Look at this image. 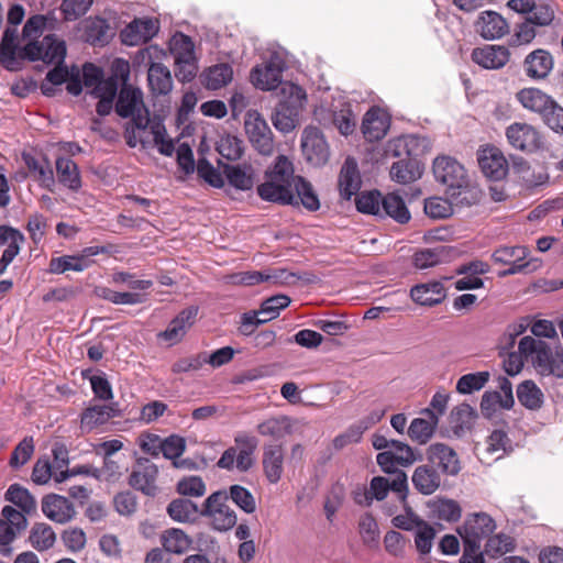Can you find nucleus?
Returning a JSON list of instances; mask_svg holds the SVG:
<instances>
[{
	"label": "nucleus",
	"mask_w": 563,
	"mask_h": 563,
	"mask_svg": "<svg viewBox=\"0 0 563 563\" xmlns=\"http://www.w3.org/2000/svg\"><path fill=\"white\" fill-rule=\"evenodd\" d=\"M388 129L389 118L385 111L379 108H372L365 113L362 132L367 141L374 142L383 139Z\"/></svg>",
	"instance_id": "25"
},
{
	"label": "nucleus",
	"mask_w": 563,
	"mask_h": 563,
	"mask_svg": "<svg viewBox=\"0 0 563 563\" xmlns=\"http://www.w3.org/2000/svg\"><path fill=\"white\" fill-rule=\"evenodd\" d=\"M25 162L34 178L42 186L51 188L55 184L53 169L46 159L40 161L34 157H26Z\"/></svg>",
	"instance_id": "55"
},
{
	"label": "nucleus",
	"mask_w": 563,
	"mask_h": 563,
	"mask_svg": "<svg viewBox=\"0 0 563 563\" xmlns=\"http://www.w3.org/2000/svg\"><path fill=\"white\" fill-rule=\"evenodd\" d=\"M301 148L307 162L313 166H322L329 159V145L321 131L316 126L305 128L301 135Z\"/></svg>",
	"instance_id": "12"
},
{
	"label": "nucleus",
	"mask_w": 563,
	"mask_h": 563,
	"mask_svg": "<svg viewBox=\"0 0 563 563\" xmlns=\"http://www.w3.org/2000/svg\"><path fill=\"white\" fill-rule=\"evenodd\" d=\"M254 453L255 451L230 446L222 453L217 466L227 471L236 468L240 472H247L254 465Z\"/></svg>",
	"instance_id": "29"
},
{
	"label": "nucleus",
	"mask_w": 563,
	"mask_h": 563,
	"mask_svg": "<svg viewBox=\"0 0 563 563\" xmlns=\"http://www.w3.org/2000/svg\"><path fill=\"white\" fill-rule=\"evenodd\" d=\"M23 56L30 60H42L46 64H56V67L47 73L46 79L53 85L66 82L70 73L62 67L66 56V45L54 35H46L42 41L27 43L23 48Z\"/></svg>",
	"instance_id": "3"
},
{
	"label": "nucleus",
	"mask_w": 563,
	"mask_h": 563,
	"mask_svg": "<svg viewBox=\"0 0 563 563\" xmlns=\"http://www.w3.org/2000/svg\"><path fill=\"white\" fill-rule=\"evenodd\" d=\"M517 397L519 402L531 410L541 408L543 404V393L533 380H525L517 387Z\"/></svg>",
	"instance_id": "42"
},
{
	"label": "nucleus",
	"mask_w": 563,
	"mask_h": 563,
	"mask_svg": "<svg viewBox=\"0 0 563 563\" xmlns=\"http://www.w3.org/2000/svg\"><path fill=\"white\" fill-rule=\"evenodd\" d=\"M295 195H296V203H298V199L302 203V206L310 210L316 211L320 208V202L317 194L314 192L311 184L307 181L301 176H297L296 186H295Z\"/></svg>",
	"instance_id": "53"
},
{
	"label": "nucleus",
	"mask_w": 563,
	"mask_h": 563,
	"mask_svg": "<svg viewBox=\"0 0 563 563\" xmlns=\"http://www.w3.org/2000/svg\"><path fill=\"white\" fill-rule=\"evenodd\" d=\"M230 498L246 514H252L256 509V503L249 489L241 485H232L230 487Z\"/></svg>",
	"instance_id": "63"
},
{
	"label": "nucleus",
	"mask_w": 563,
	"mask_h": 563,
	"mask_svg": "<svg viewBox=\"0 0 563 563\" xmlns=\"http://www.w3.org/2000/svg\"><path fill=\"white\" fill-rule=\"evenodd\" d=\"M197 506L188 499L173 500L167 508L172 519L179 522L190 521L197 514Z\"/></svg>",
	"instance_id": "57"
},
{
	"label": "nucleus",
	"mask_w": 563,
	"mask_h": 563,
	"mask_svg": "<svg viewBox=\"0 0 563 563\" xmlns=\"http://www.w3.org/2000/svg\"><path fill=\"white\" fill-rule=\"evenodd\" d=\"M477 161L482 173L490 180H501L508 173L507 159L495 146L481 148L477 153Z\"/></svg>",
	"instance_id": "15"
},
{
	"label": "nucleus",
	"mask_w": 563,
	"mask_h": 563,
	"mask_svg": "<svg viewBox=\"0 0 563 563\" xmlns=\"http://www.w3.org/2000/svg\"><path fill=\"white\" fill-rule=\"evenodd\" d=\"M427 459L448 476L457 475L462 468L457 453L444 443H432L429 445Z\"/></svg>",
	"instance_id": "16"
},
{
	"label": "nucleus",
	"mask_w": 563,
	"mask_h": 563,
	"mask_svg": "<svg viewBox=\"0 0 563 563\" xmlns=\"http://www.w3.org/2000/svg\"><path fill=\"white\" fill-rule=\"evenodd\" d=\"M108 252L109 250L106 246L96 245L85 247L76 255L54 257L49 262V272L52 274H64L68 271L84 272L95 263L93 256Z\"/></svg>",
	"instance_id": "11"
},
{
	"label": "nucleus",
	"mask_w": 563,
	"mask_h": 563,
	"mask_svg": "<svg viewBox=\"0 0 563 563\" xmlns=\"http://www.w3.org/2000/svg\"><path fill=\"white\" fill-rule=\"evenodd\" d=\"M170 52L175 63L196 60L195 45L188 35L175 34L170 40Z\"/></svg>",
	"instance_id": "46"
},
{
	"label": "nucleus",
	"mask_w": 563,
	"mask_h": 563,
	"mask_svg": "<svg viewBox=\"0 0 563 563\" xmlns=\"http://www.w3.org/2000/svg\"><path fill=\"white\" fill-rule=\"evenodd\" d=\"M415 531V545L417 551L422 555L429 554L437 534L435 529L430 523L423 521Z\"/></svg>",
	"instance_id": "58"
},
{
	"label": "nucleus",
	"mask_w": 563,
	"mask_h": 563,
	"mask_svg": "<svg viewBox=\"0 0 563 563\" xmlns=\"http://www.w3.org/2000/svg\"><path fill=\"white\" fill-rule=\"evenodd\" d=\"M382 216H388L399 223H407L410 220V212L404 199L396 192L383 198Z\"/></svg>",
	"instance_id": "38"
},
{
	"label": "nucleus",
	"mask_w": 563,
	"mask_h": 563,
	"mask_svg": "<svg viewBox=\"0 0 563 563\" xmlns=\"http://www.w3.org/2000/svg\"><path fill=\"white\" fill-rule=\"evenodd\" d=\"M205 514L210 517L214 530L228 531L236 523L235 512L225 504V497L220 493L210 495L205 501Z\"/></svg>",
	"instance_id": "13"
},
{
	"label": "nucleus",
	"mask_w": 563,
	"mask_h": 563,
	"mask_svg": "<svg viewBox=\"0 0 563 563\" xmlns=\"http://www.w3.org/2000/svg\"><path fill=\"white\" fill-rule=\"evenodd\" d=\"M421 169L415 159H400L390 167V177L399 184H409L421 177Z\"/></svg>",
	"instance_id": "40"
},
{
	"label": "nucleus",
	"mask_w": 563,
	"mask_h": 563,
	"mask_svg": "<svg viewBox=\"0 0 563 563\" xmlns=\"http://www.w3.org/2000/svg\"><path fill=\"white\" fill-rule=\"evenodd\" d=\"M150 90L155 96H165L173 89L172 74L164 64L152 63L147 70Z\"/></svg>",
	"instance_id": "31"
},
{
	"label": "nucleus",
	"mask_w": 563,
	"mask_h": 563,
	"mask_svg": "<svg viewBox=\"0 0 563 563\" xmlns=\"http://www.w3.org/2000/svg\"><path fill=\"white\" fill-rule=\"evenodd\" d=\"M519 103L527 110L542 114L552 104V98L538 88H523L516 95Z\"/></svg>",
	"instance_id": "33"
},
{
	"label": "nucleus",
	"mask_w": 563,
	"mask_h": 563,
	"mask_svg": "<svg viewBox=\"0 0 563 563\" xmlns=\"http://www.w3.org/2000/svg\"><path fill=\"white\" fill-rule=\"evenodd\" d=\"M34 453V441L32 437H25L13 450L9 465L12 468L23 466Z\"/></svg>",
	"instance_id": "60"
},
{
	"label": "nucleus",
	"mask_w": 563,
	"mask_h": 563,
	"mask_svg": "<svg viewBox=\"0 0 563 563\" xmlns=\"http://www.w3.org/2000/svg\"><path fill=\"white\" fill-rule=\"evenodd\" d=\"M245 132L254 148L262 155L269 156L274 152L273 133L257 110H249L244 119Z\"/></svg>",
	"instance_id": "9"
},
{
	"label": "nucleus",
	"mask_w": 563,
	"mask_h": 563,
	"mask_svg": "<svg viewBox=\"0 0 563 563\" xmlns=\"http://www.w3.org/2000/svg\"><path fill=\"white\" fill-rule=\"evenodd\" d=\"M509 144L519 151L534 152L541 147L542 140L539 131L531 124L515 122L506 129Z\"/></svg>",
	"instance_id": "14"
},
{
	"label": "nucleus",
	"mask_w": 563,
	"mask_h": 563,
	"mask_svg": "<svg viewBox=\"0 0 563 563\" xmlns=\"http://www.w3.org/2000/svg\"><path fill=\"white\" fill-rule=\"evenodd\" d=\"M543 122L554 132L563 134V108L552 100L547 111L541 114Z\"/></svg>",
	"instance_id": "64"
},
{
	"label": "nucleus",
	"mask_w": 563,
	"mask_h": 563,
	"mask_svg": "<svg viewBox=\"0 0 563 563\" xmlns=\"http://www.w3.org/2000/svg\"><path fill=\"white\" fill-rule=\"evenodd\" d=\"M229 184L240 190H249L254 185L255 173L251 165H224Z\"/></svg>",
	"instance_id": "36"
},
{
	"label": "nucleus",
	"mask_w": 563,
	"mask_h": 563,
	"mask_svg": "<svg viewBox=\"0 0 563 563\" xmlns=\"http://www.w3.org/2000/svg\"><path fill=\"white\" fill-rule=\"evenodd\" d=\"M476 32L485 40L501 38L509 32L508 22L496 11H483L476 22Z\"/></svg>",
	"instance_id": "20"
},
{
	"label": "nucleus",
	"mask_w": 563,
	"mask_h": 563,
	"mask_svg": "<svg viewBox=\"0 0 563 563\" xmlns=\"http://www.w3.org/2000/svg\"><path fill=\"white\" fill-rule=\"evenodd\" d=\"M233 77L229 64H218L209 67L202 75V82L208 89L217 90L228 85Z\"/></svg>",
	"instance_id": "39"
},
{
	"label": "nucleus",
	"mask_w": 563,
	"mask_h": 563,
	"mask_svg": "<svg viewBox=\"0 0 563 563\" xmlns=\"http://www.w3.org/2000/svg\"><path fill=\"white\" fill-rule=\"evenodd\" d=\"M515 550V540L505 532L490 534L485 542L484 552L489 558H498Z\"/></svg>",
	"instance_id": "45"
},
{
	"label": "nucleus",
	"mask_w": 563,
	"mask_h": 563,
	"mask_svg": "<svg viewBox=\"0 0 563 563\" xmlns=\"http://www.w3.org/2000/svg\"><path fill=\"white\" fill-rule=\"evenodd\" d=\"M358 531L363 543L368 548H377L379 542L378 525L373 516L366 514L358 522Z\"/></svg>",
	"instance_id": "56"
},
{
	"label": "nucleus",
	"mask_w": 563,
	"mask_h": 563,
	"mask_svg": "<svg viewBox=\"0 0 563 563\" xmlns=\"http://www.w3.org/2000/svg\"><path fill=\"white\" fill-rule=\"evenodd\" d=\"M112 417V408L106 405L93 406L81 415V429L91 431L98 426L104 424Z\"/></svg>",
	"instance_id": "48"
},
{
	"label": "nucleus",
	"mask_w": 563,
	"mask_h": 563,
	"mask_svg": "<svg viewBox=\"0 0 563 563\" xmlns=\"http://www.w3.org/2000/svg\"><path fill=\"white\" fill-rule=\"evenodd\" d=\"M93 0H63L60 3V11L66 21H75L85 15Z\"/></svg>",
	"instance_id": "62"
},
{
	"label": "nucleus",
	"mask_w": 563,
	"mask_h": 563,
	"mask_svg": "<svg viewBox=\"0 0 563 563\" xmlns=\"http://www.w3.org/2000/svg\"><path fill=\"white\" fill-rule=\"evenodd\" d=\"M411 299L421 306H434L442 302L446 296L440 282L419 284L410 290Z\"/></svg>",
	"instance_id": "32"
},
{
	"label": "nucleus",
	"mask_w": 563,
	"mask_h": 563,
	"mask_svg": "<svg viewBox=\"0 0 563 563\" xmlns=\"http://www.w3.org/2000/svg\"><path fill=\"white\" fill-rule=\"evenodd\" d=\"M56 173L59 183L69 189L77 190L81 183L77 164L68 157H59L56 161Z\"/></svg>",
	"instance_id": "41"
},
{
	"label": "nucleus",
	"mask_w": 563,
	"mask_h": 563,
	"mask_svg": "<svg viewBox=\"0 0 563 563\" xmlns=\"http://www.w3.org/2000/svg\"><path fill=\"white\" fill-rule=\"evenodd\" d=\"M362 186V179L357 163L354 158L347 157L339 175V190L342 198L350 200L356 195Z\"/></svg>",
	"instance_id": "27"
},
{
	"label": "nucleus",
	"mask_w": 563,
	"mask_h": 563,
	"mask_svg": "<svg viewBox=\"0 0 563 563\" xmlns=\"http://www.w3.org/2000/svg\"><path fill=\"white\" fill-rule=\"evenodd\" d=\"M475 418L474 409L467 405L462 404L455 407L450 415L451 428L455 435L461 437L472 428Z\"/></svg>",
	"instance_id": "44"
},
{
	"label": "nucleus",
	"mask_w": 563,
	"mask_h": 563,
	"mask_svg": "<svg viewBox=\"0 0 563 563\" xmlns=\"http://www.w3.org/2000/svg\"><path fill=\"white\" fill-rule=\"evenodd\" d=\"M510 57V53L503 45H485L472 52V59L486 69H499L504 67Z\"/></svg>",
	"instance_id": "24"
},
{
	"label": "nucleus",
	"mask_w": 563,
	"mask_h": 563,
	"mask_svg": "<svg viewBox=\"0 0 563 563\" xmlns=\"http://www.w3.org/2000/svg\"><path fill=\"white\" fill-rule=\"evenodd\" d=\"M157 466L148 460L137 461L132 470L129 484L147 496L156 494Z\"/></svg>",
	"instance_id": "18"
},
{
	"label": "nucleus",
	"mask_w": 563,
	"mask_h": 563,
	"mask_svg": "<svg viewBox=\"0 0 563 563\" xmlns=\"http://www.w3.org/2000/svg\"><path fill=\"white\" fill-rule=\"evenodd\" d=\"M29 540L35 550L46 551L54 545L56 534L51 526L41 522L32 527Z\"/></svg>",
	"instance_id": "47"
},
{
	"label": "nucleus",
	"mask_w": 563,
	"mask_h": 563,
	"mask_svg": "<svg viewBox=\"0 0 563 563\" xmlns=\"http://www.w3.org/2000/svg\"><path fill=\"white\" fill-rule=\"evenodd\" d=\"M389 490L398 494L401 500H405L408 493V479L405 472L396 473V476L389 481L386 477H373L369 485V494L372 498L383 500Z\"/></svg>",
	"instance_id": "22"
},
{
	"label": "nucleus",
	"mask_w": 563,
	"mask_h": 563,
	"mask_svg": "<svg viewBox=\"0 0 563 563\" xmlns=\"http://www.w3.org/2000/svg\"><path fill=\"white\" fill-rule=\"evenodd\" d=\"M217 151L228 161H236L243 154V142L236 135L223 134L217 141Z\"/></svg>",
	"instance_id": "54"
},
{
	"label": "nucleus",
	"mask_w": 563,
	"mask_h": 563,
	"mask_svg": "<svg viewBox=\"0 0 563 563\" xmlns=\"http://www.w3.org/2000/svg\"><path fill=\"white\" fill-rule=\"evenodd\" d=\"M382 200L383 198L379 191L362 192L356 198V208L362 213L382 217Z\"/></svg>",
	"instance_id": "59"
},
{
	"label": "nucleus",
	"mask_w": 563,
	"mask_h": 563,
	"mask_svg": "<svg viewBox=\"0 0 563 563\" xmlns=\"http://www.w3.org/2000/svg\"><path fill=\"white\" fill-rule=\"evenodd\" d=\"M497 529L495 519L487 512L467 514L463 523L456 529L463 542L482 545Z\"/></svg>",
	"instance_id": "8"
},
{
	"label": "nucleus",
	"mask_w": 563,
	"mask_h": 563,
	"mask_svg": "<svg viewBox=\"0 0 563 563\" xmlns=\"http://www.w3.org/2000/svg\"><path fill=\"white\" fill-rule=\"evenodd\" d=\"M163 545L167 552L181 554L186 552L191 544L190 538L180 529H168L164 532Z\"/></svg>",
	"instance_id": "49"
},
{
	"label": "nucleus",
	"mask_w": 563,
	"mask_h": 563,
	"mask_svg": "<svg viewBox=\"0 0 563 563\" xmlns=\"http://www.w3.org/2000/svg\"><path fill=\"white\" fill-rule=\"evenodd\" d=\"M433 175L438 183L446 187L448 191L468 187V175L465 167L451 156H438L433 161ZM451 195L454 196L455 192Z\"/></svg>",
	"instance_id": "7"
},
{
	"label": "nucleus",
	"mask_w": 563,
	"mask_h": 563,
	"mask_svg": "<svg viewBox=\"0 0 563 563\" xmlns=\"http://www.w3.org/2000/svg\"><path fill=\"white\" fill-rule=\"evenodd\" d=\"M489 373L476 372L461 376L456 382V391L462 395H470L481 390L489 380Z\"/></svg>",
	"instance_id": "52"
},
{
	"label": "nucleus",
	"mask_w": 563,
	"mask_h": 563,
	"mask_svg": "<svg viewBox=\"0 0 563 563\" xmlns=\"http://www.w3.org/2000/svg\"><path fill=\"white\" fill-rule=\"evenodd\" d=\"M280 100L272 115L274 126L283 132H291L307 101L306 91L298 85L286 81L279 88Z\"/></svg>",
	"instance_id": "4"
},
{
	"label": "nucleus",
	"mask_w": 563,
	"mask_h": 563,
	"mask_svg": "<svg viewBox=\"0 0 563 563\" xmlns=\"http://www.w3.org/2000/svg\"><path fill=\"white\" fill-rule=\"evenodd\" d=\"M297 175L291 161L285 155L277 156L274 165L265 172V180L257 186L261 199L279 205H295Z\"/></svg>",
	"instance_id": "2"
},
{
	"label": "nucleus",
	"mask_w": 563,
	"mask_h": 563,
	"mask_svg": "<svg viewBox=\"0 0 563 563\" xmlns=\"http://www.w3.org/2000/svg\"><path fill=\"white\" fill-rule=\"evenodd\" d=\"M42 511L52 521L66 523L75 516L73 504L64 496L51 494L42 500Z\"/></svg>",
	"instance_id": "23"
},
{
	"label": "nucleus",
	"mask_w": 563,
	"mask_h": 563,
	"mask_svg": "<svg viewBox=\"0 0 563 563\" xmlns=\"http://www.w3.org/2000/svg\"><path fill=\"white\" fill-rule=\"evenodd\" d=\"M284 460L285 453L280 444H264L262 466L264 475L271 484H276L280 481L284 473Z\"/></svg>",
	"instance_id": "21"
},
{
	"label": "nucleus",
	"mask_w": 563,
	"mask_h": 563,
	"mask_svg": "<svg viewBox=\"0 0 563 563\" xmlns=\"http://www.w3.org/2000/svg\"><path fill=\"white\" fill-rule=\"evenodd\" d=\"M285 62L276 53L272 54L269 59L262 65L255 66L250 75L251 82L257 89L269 91L276 89L286 81H282Z\"/></svg>",
	"instance_id": "10"
},
{
	"label": "nucleus",
	"mask_w": 563,
	"mask_h": 563,
	"mask_svg": "<svg viewBox=\"0 0 563 563\" xmlns=\"http://www.w3.org/2000/svg\"><path fill=\"white\" fill-rule=\"evenodd\" d=\"M552 55L542 48L529 53L523 62V67L528 77L532 79H544L553 69Z\"/></svg>",
	"instance_id": "28"
},
{
	"label": "nucleus",
	"mask_w": 563,
	"mask_h": 563,
	"mask_svg": "<svg viewBox=\"0 0 563 563\" xmlns=\"http://www.w3.org/2000/svg\"><path fill=\"white\" fill-rule=\"evenodd\" d=\"M145 135H148L151 140L147 146L154 144L161 154L172 156L175 152L174 143L170 139L166 137V129L161 121L153 120Z\"/></svg>",
	"instance_id": "43"
},
{
	"label": "nucleus",
	"mask_w": 563,
	"mask_h": 563,
	"mask_svg": "<svg viewBox=\"0 0 563 563\" xmlns=\"http://www.w3.org/2000/svg\"><path fill=\"white\" fill-rule=\"evenodd\" d=\"M0 240L8 244L1 258L10 264L19 254L20 245L23 243L24 238L18 230L9 227H0Z\"/></svg>",
	"instance_id": "50"
},
{
	"label": "nucleus",
	"mask_w": 563,
	"mask_h": 563,
	"mask_svg": "<svg viewBox=\"0 0 563 563\" xmlns=\"http://www.w3.org/2000/svg\"><path fill=\"white\" fill-rule=\"evenodd\" d=\"M198 307L190 306L180 311L168 324L167 329L158 334V338L174 345L183 340L187 331L195 323Z\"/></svg>",
	"instance_id": "19"
},
{
	"label": "nucleus",
	"mask_w": 563,
	"mask_h": 563,
	"mask_svg": "<svg viewBox=\"0 0 563 563\" xmlns=\"http://www.w3.org/2000/svg\"><path fill=\"white\" fill-rule=\"evenodd\" d=\"M519 350L532 355V365L541 376L563 378V347L552 350L547 342L527 335L519 341Z\"/></svg>",
	"instance_id": "5"
},
{
	"label": "nucleus",
	"mask_w": 563,
	"mask_h": 563,
	"mask_svg": "<svg viewBox=\"0 0 563 563\" xmlns=\"http://www.w3.org/2000/svg\"><path fill=\"white\" fill-rule=\"evenodd\" d=\"M5 499L18 506L23 512L30 514L36 508V503L30 492L18 485L12 484L5 492Z\"/></svg>",
	"instance_id": "51"
},
{
	"label": "nucleus",
	"mask_w": 563,
	"mask_h": 563,
	"mask_svg": "<svg viewBox=\"0 0 563 563\" xmlns=\"http://www.w3.org/2000/svg\"><path fill=\"white\" fill-rule=\"evenodd\" d=\"M256 431L262 437L279 440L290 433V420L286 416H273L260 422Z\"/></svg>",
	"instance_id": "35"
},
{
	"label": "nucleus",
	"mask_w": 563,
	"mask_h": 563,
	"mask_svg": "<svg viewBox=\"0 0 563 563\" xmlns=\"http://www.w3.org/2000/svg\"><path fill=\"white\" fill-rule=\"evenodd\" d=\"M115 111L121 118L131 119L124 132L126 144L130 147H135L139 144L147 147L151 140L145 134L153 120L144 103L142 90L131 85L122 86L118 95Z\"/></svg>",
	"instance_id": "1"
},
{
	"label": "nucleus",
	"mask_w": 563,
	"mask_h": 563,
	"mask_svg": "<svg viewBox=\"0 0 563 563\" xmlns=\"http://www.w3.org/2000/svg\"><path fill=\"white\" fill-rule=\"evenodd\" d=\"M450 256V250L445 245L432 249H423L413 255V264L419 269H427L445 262Z\"/></svg>",
	"instance_id": "37"
},
{
	"label": "nucleus",
	"mask_w": 563,
	"mask_h": 563,
	"mask_svg": "<svg viewBox=\"0 0 563 563\" xmlns=\"http://www.w3.org/2000/svg\"><path fill=\"white\" fill-rule=\"evenodd\" d=\"M413 487L422 495H432L441 485L440 474L433 465H420L413 471Z\"/></svg>",
	"instance_id": "30"
},
{
	"label": "nucleus",
	"mask_w": 563,
	"mask_h": 563,
	"mask_svg": "<svg viewBox=\"0 0 563 563\" xmlns=\"http://www.w3.org/2000/svg\"><path fill=\"white\" fill-rule=\"evenodd\" d=\"M433 511L439 519L448 522L457 521L462 515L459 503L453 499H439L434 504Z\"/></svg>",
	"instance_id": "61"
},
{
	"label": "nucleus",
	"mask_w": 563,
	"mask_h": 563,
	"mask_svg": "<svg viewBox=\"0 0 563 563\" xmlns=\"http://www.w3.org/2000/svg\"><path fill=\"white\" fill-rule=\"evenodd\" d=\"M421 417L415 418L409 428L408 435L410 439L419 444H426L434 433L438 427V417L431 409H423L420 412Z\"/></svg>",
	"instance_id": "26"
},
{
	"label": "nucleus",
	"mask_w": 563,
	"mask_h": 563,
	"mask_svg": "<svg viewBox=\"0 0 563 563\" xmlns=\"http://www.w3.org/2000/svg\"><path fill=\"white\" fill-rule=\"evenodd\" d=\"M528 255L529 251L526 246H500L493 252L492 260L496 264L509 266L508 269L499 273V276L503 277L538 269L540 267V261H527Z\"/></svg>",
	"instance_id": "6"
},
{
	"label": "nucleus",
	"mask_w": 563,
	"mask_h": 563,
	"mask_svg": "<svg viewBox=\"0 0 563 563\" xmlns=\"http://www.w3.org/2000/svg\"><path fill=\"white\" fill-rule=\"evenodd\" d=\"M158 30L159 23L157 19H135L122 31V42L125 45L135 46L153 38Z\"/></svg>",
	"instance_id": "17"
},
{
	"label": "nucleus",
	"mask_w": 563,
	"mask_h": 563,
	"mask_svg": "<svg viewBox=\"0 0 563 563\" xmlns=\"http://www.w3.org/2000/svg\"><path fill=\"white\" fill-rule=\"evenodd\" d=\"M18 29L9 26L5 29L0 43V63L9 70H15L19 65L16 58Z\"/></svg>",
	"instance_id": "34"
}]
</instances>
